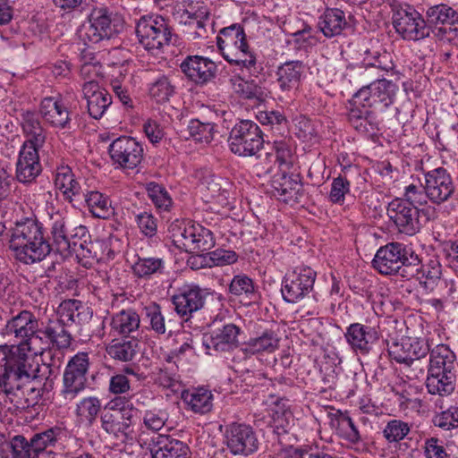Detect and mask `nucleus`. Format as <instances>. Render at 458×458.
<instances>
[{
	"label": "nucleus",
	"mask_w": 458,
	"mask_h": 458,
	"mask_svg": "<svg viewBox=\"0 0 458 458\" xmlns=\"http://www.w3.org/2000/svg\"><path fill=\"white\" fill-rule=\"evenodd\" d=\"M38 333V320L29 310H21L7 320L2 335L18 344L0 345V392L12 393L35 376L30 352L38 353L33 342L42 340Z\"/></svg>",
	"instance_id": "obj_1"
},
{
	"label": "nucleus",
	"mask_w": 458,
	"mask_h": 458,
	"mask_svg": "<svg viewBox=\"0 0 458 458\" xmlns=\"http://www.w3.org/2000/svg\"><path fill=\"white\" fill-rule=\"evenodd\" d=\"M435 426L450 430L458 428V407L452 406L434 417Z\"/></svg>",
	"instance_id": "obj_61"
},
{
	"label": "nucleus",
	"mask_w": 458,
	"mask_h": 458,
	"mask_svg": "<svg viewBox=\"0 0 458 458\" xmlns=\"http://www.w3.org/2000/svg\"><path fill=\"white\" fill-rule=\"evenodd\" d=\"M230 81L233 91L241 98L257 101L263 99V90L254 80L233 77Z\"/></svg>",
	"instance_id": "obj_43"
},
{
	"label": "nucleus",
	"mask_w": 458,
	"mask_h": 458,
	"mask_svg": "<svg viewBox=\"0 0 458 458\" xmlns=\"http://www.w3.org/2000/svg\"><path fill=\"white\" fill-rule=\"evenodd\" d=\"M42 147L23 143L16 162V178L20 182H33L41 173L38 151Z\"/></svg>",
	"instance_id": "obj_18"
},
{
	"label": "nucleus",
	"mask_w": 458,
	"mask_h": 458,
	"mask_svg": "<svg viewBox=\"0 0 458 458\" xmlns=\"http://www.w3.org/2000/svg\"><path fill=\"white\" fill-rule=\"evenodd\" d=\"M338 435L344 440L357 444L360 441V435L352 419L347 413H340L336 418Z\"/></svg>",
	"instance_id": "obj_47"
},
{
	"label": "nucleus",
	"mask_w": 458,
	"mask_h": 458,
	"mask_svg": "<svg viewBox=\"0 0 458 458\" xmlns=\"http://www.w3.org/2000/svg\"><path fill=\"white\" fill-rule=\"evenodd\" d=\"M365 55L364 62L367 66L366 71L369 73H371L373 70L387 72L393 67L391 62L388 61V55L386 53L382 55L377 51L371 53L370 50H367Z\"/></svg>",
	"instance_id": "obj_54"
},
{
	"label": "nucleus",
	"mask_w": 458,
	"mask_h": 458,
	"mask_svg": "<svg viewBox=\"0 0 458 458\" xmlns=\"http://www.w3.org/2000/svg\"><path fill=\"white\" fill-rule=\"evenodd\" d=\"M174 93V87L169 76L164 73H157L148 83V94L157 103L168 101Z\"/></svg>",
	"instance_id": "obj_41"
},
{
	"label": "nucleus",
	"mask_w": 458,
	"mask_h": 458,
	"mask_svg": "<svg viewBox=\"0 0 458 458\" xmlns=\"http://www.w3.org/2000/svg\"><path fill=\"white\" fill-rule=\"evenodd\" d=\"M149 445L151 458H190V448L185 443L165 435H158Z\"/></svg>",
	"instance_id": "obj_27"
},
{
	"label": "nucleus",
	"mask_w": 458,
	"mask_h": 458,
	"mask_svg": "<svg viewBox=\"0 0 458 458\" xmlns=\"http://www.w3.org/2000/svg\"><path fill=\"white\" fill-rule=\"evenodd\" d=\"M274 195L284 202L298 198L301 185L294 175H288L285 173L277 174L273 177L271 182Z\"/></svg>",
	"instance_id": "obj_31"
},
{
	"label": "nucleus",
	"mask_w": 458,
	"mask_h": 458,
	"mask_svg": "<svg viewBox=\"0 0 458 458\" xmlns=\"http://www.w3.org/2000/svg\"><path fill=\"white\" fill-rule=\"evenodd\" d=\"M428 199L437 205L447 201L454 193L455 186L447 171L443 167L431 170L424 174Z\"/></svg>",
	"instance_id": "obj_17"
},
{
	"label": "nucleus",
	"mask_w": 458,
	"mask_h": 458,
	"mask_svg": "<svg viewBox=\"0 0 458 458\" xmlns=\"http://www.w3.org/2000/svg\"><path fill=\"white\" fill-rule=\"evenodd\" d=\"M81 200H84L95 217L106 219L114 214L108 197L97 191L83 190Z\"/></svg>",
	"instance_id": "obj_37"
},
{
	"label": "nucleus",
	"mask_w": 458,
	"mask_h": 458,
	"mask_svg": "<svg viewBox=\"0 0 458 458\" xmlns=\"http://www.w3.org/2000/svg\"><path fill=\"white\" fill-rule=\"evenodd\" d=\"M410 432L408 423L400 420H390L384 428V437L389 442H399Z\"/></svg>",
	"instance_id": "obj_58"
},
{
	"label": "nucleus",
	"mask_w": 458,
	"mask_h": 458,
	"mask_svg": "<svg viewBox=\"0 0 458 458\" xmlns=\"http://www.w3.org/2000/svg\"><path fill=\"white\" fill-rule=\"evenodd\" d=\"M164 268V260L160 258H139L132 266L134 275L139 277H148L154 274H161Z\"/></svg>",
	"instance_id": "obj_46"
},
{
	"label": "nucleus",
	"mask_w": 458,
	"mask_h": 458,
	"mask_svg": "<svg viewBox=\"0 0 458 458\" xmlns=\"http://www.w3.org/2000/svg\"><path fill=\"white\" fill-rule=\"evenodd\" d=\"M229 291L236 296L244 294L250 297L254 294L255 287L250 277L245 275H237L233 278L229 285Z\"/></svg>",
	"instance_id": "obj_60"
},
{
	"label": "nucleus",
	"mask_w": 458,
	"mask_h": 458,
	"mask_svg": "<svg viewBox=\"0 0 458 458\" xmlns=\"http://www.w3.org/2000/svg\"><path fill=\"white\" fill-rule=\"evenodd\" d=\"M352 108L348 114V119L353 128L359 131L365 132L369 131L368 125H370L371 111L369 107L359 108L360 105Z\"/></svg>",
	"instance_id": "obj_57"
},
{
	"label": "nucleus",
	"mask_w": 458,
	"mask_h": 458,
	"mask_svg": "<svg viewBox=\"0 0 458 458\" xmlns=\"http://www.w3.org/2000/svg\"><path fill=\"white\" fill-rule=\"evenodd\" d=\"M246 42L244 30L240 24L223 28L216 38V44L223 56L238 47H243Z\"/></svg>",
	"instance_id": "obj_32"
},
{
	"label": "nucleus",
	"mask_w": 458,
	"mask_h": 458,
	"mask_svg": "<svg viewBox=\"0 0 458 458\" xmlns=\"http://www.w3.org/2000/svg\"><path fill=\"white\" fill-rule=\"evenodd\" d=\"M143 321L148 325L147 328L157 335H165L166 332L165 318L162 313L161 307L152 302L143 309Z\"/></svg>",
	"instance_id": "obj_42"
},
{
	"label": "nucleus",
	"mask_w": 458,
	"mask_h": 458,
	"mask_svg": "<svg viewBox=\"0 0 458 458\" xmlns=\"http://www.w3.org/2000/svg\"><path fill=\"white\" fill-rule=\"evenodd\" d=\"M10 248L16 259L24 264H32L43 260L52 247L44 238L40 224L31 218L16 222L12 228Z\"/></svg>",
	"instance_id": "obj_2"
},
{
	"label": "nucleus",
	"mask_w": 458,
	"mask_h": 458,
	"mask_svg": "<svg viewBox=\"0 0 458 458\" xmlns=\"http://www.w3.org/2000/svg\"><path fill=\"white\" fill-rule=\"evenodd\" d=\"M344 336L351 348L360 354H368L379 338L374 327L360 323L351 324Z\"/></svg>",
	"instance_id": "obj_21"
},
{
	"label": "nucleus",
	"mask_w": 458,
	"mask_h": 458,
	"mask_svg": "<svg viewBox=\"0 0 458 458\" xmlns=\"http://www.w3.org/2000/svg\"><path fill=\"white\" fill-rule=\"evenodd\" d=\"M89 365V355L86 352H79L69 360L61 391V396L65 402L72 401L85 388Z\"/></svg>",
	"instance_id": "obj_9"
},
{
	"label": "nucleus",
	"mask_w": 458,
	"mask_h": 458,
	"mask_svg": "<svg viewBox=\"0 0 458 458\" xmlns=\"http://www.w3.org/2000/svg\"><path fill=\"white\" fill-rule=\"evenodd\" d=\"M305 72V65L301 61H288L277 67L276 81L280 90L290 96L295 94L301 82Z\"/></svg>",
	"instance_id": "obj_23"
},
{
	"label": "nucleus",
	"mask_w": 458,
	"mask_h": 458,
	"mask_svg": "<svg viewBox=\"0 0 458 458\" xmlns=\"http://www.w3.org/2000/svg\"><path fill=\"white\" fill-rule=\"evenodd\" d=\"M195 225L191 222L181 220L174 221L168 228L171 239L174 244L187 252H191L193 248L195 233Z\"/></svg>",
	"instance_id": "obj_34"
},
{
	"label": "nucleus",
	"mask_w": 458,
	"mask_h": 458,
	"mask_svg": "<svg viewBox=\"0 0 458 458\" xmlns=\"http://www.w3.org/2000/svg\"><path fill=\"white\" fill-rule=\"evenodd\" d=\"M387 213L401 233L414 235L420 231V209L417 207L396 199L389 204Z\"/></svg>",
	"instance_id": "obj_16"
},
{
	"label": "nucleus",
	"mask_w": 458,
	"mask_h": 458,
	"mask_svg": "<svg viewBox=\"0 0 458 458\" xmlns=\"http://www.w3.org/2000/svg\"><path fill=\"white\" fill-rule=\"evenodd\" d=\"M140 325V315L132 309L122 310L114 314L110 321L111 330L119 335L129 336Z\"/></svg>",
	"instance_id": "obj_33"
},
{
	"label": "nucleus",
	"mask_w": 458,
	"mask_h": 458,
	"mask_svg": "<svg viewBox=\"0 0 458 458\" xmlns=\"http://www.w3.org/2000/svg\"><path fill=\"white\" fill-rule=\"evenodd\" d=\"M38 335L42 340H38L41 345L37 348L38 352H42L51 345L57 349H67L72 344V335L66 330L63 319H49L44 327L39 328Z\"/></svg>",
	"instance_id": "obj_22"
},
{
	"label": "nucleus",
	"mask_w": 458,
	"mask_h": 458,
	"mask_svg": "<svg viewBox=\"0 0 458 458\" xmlns=\"http://www.w3.org/2000/svg\"><path fill=\"white\" fill-rule=\"evenodd\" d=\"M39 113L44 122L53 128H71V113L60 97L44 98L39 105Z\"/></svg>",
	"instance_id": "obj_19"
},
{
	"label": "nucleus",
	"mask_w": 458,
	"mask_h": 458,
	"mask_svg": "<svg viewBox=\"0 0 458 458\" xmlns=\"http://www.w3.org/2000/svg\"><path fill=\"white\" fill-rule=\"evenodd\" d=\"M276 158L280 166L289 168L293 164V156L290 145L285 140H275Z\"/></svg>",
	"instance_id": "obj_64"
},
{
	"label": "nucleus",
	"mask_w": 458,
	"mask_h": 458,
	"mask_svg": "<svg viewBox=\"0 0 458 458\" xmlns=\"http://www.w3.org/2000/svg\"><path fill=\"white\" fill-rule=\"evenodd\" d=\"M146 190L148 198L158 210L168 211L171 208L173 199L163 185L150 182L147 183Z\"/></svg>",
	"instance_id": "obj_44"
},
{
	"label": "nucleus",
	"mask_w": 458,
	"mask_h": 458,
	"mask_svg": "<svg viewBox=\"0 0 458 458\" xmlns=\"http://www.w3.org/2000/svg\"><path fill=\"white\" fill-rule=\"evenodd\" d=\"M401 199L414 207L427 204L428 196L426 191V182L422 184L418 181L405 186L403 199Z\"/></svg>",
	"instance_id": "obj_49"
},
{
	"label": "nucleus",
	"mask_w": 458,
	"mask_h": 458,
	"mask_svg": "<svg viewBox=\"0 0 458 458\" xmlns=\"http://www.w3.org/2000/svg\"><path fill=\"white\" fill-rule=\"evenodd\" d=\"M62 434L63 429L61 428H50L43 432L35 434L30 438V442L38 454H39V453L43 452L47 447L54 445Z\"/></svg>",
	"instance_id": "obj_48"
},
{
	"label": "nucleus",
	"mask_w": 458,
	"mask_h": 458,
	"mask_svg": "<svg viewBox=\"0 0 458 458\" xmlns=\"http://www.w3.org/2000/svg\"><path fill=\"white\" fill-rule=\"evenodd\" d=\"M208 293L197 284H184L172 297L175 312L182 318H189L204 307Z\"/></svg>",
	"instance_id": "obj_15"
},
{
	"label": "nucleus",
	"mask_w": 458,
	"mask_h": 458,
	"mask_svg": "<svg viewBox=\"0 0 458 458\" xmlns=\"http://www.w3.org/2000/svg\"><path fill=\"white\" fill-rule=\"evenodd\" d=\"M182 399L187 407L196 413H207L211 411L213 394L205 388L184 390Z\"/></svg>",
	"instance_id": "obj_36"
},
{
	"label": "nucleus",
	"mask_w": 458,
	"mask_h": 458,
	"mask_svg": "<svg viewBox=\"0 0 458 458\" xmlns=\"http://www.w3.org/2000/svg\"><path fill=\"white\" fill-rule=\"evenodd\" d=\"M82 92L87 100L88 112L94 119H100L112 104V97L97 81H86Z\"/></svg>",
	"instance_id": "obj_24"
},
{
	"label": "nucleus",
	"mask_w": 458,
	"mask_h": 458,
	"mask_svg": "<svg viewBox=\"0 0 458 458\" xmlns=\"http://www.w3.org/2000/svg\"><path fill=\"white\" fill-rule=\"evenodd\" d=\"M240 328L233 324H226L222 328L204 336L206 349L215 352H229L238 345Z\"/></svg>",
	"instance_id": "obj_28"
},
{
	"label": "nucleus",
	"mask_w": 458,
	"mask_h": 458,
	"mask_svg": "<svg viewBox=\"0 0 458 458\" xmlns=\"http://www.w3.org/2000/svg\"><path fill=\"white\" fill-rule=\"evenodd\" d=\"M227 448L234 455L248 456L259 449V440L253 428L244 423H231L226 427Z\"/></svg>",
	"instance_id": "obj_12"
},
{
	"label": "nucleus",
	"mask_w": 458,
	"mask_h": 458,
	"mask_svg": "<svg viewBox=\"0 0 458 458\" xmlns=\"http://www.w3.org/2000/svg\"><path fill=\"white\" fill-rule=\"evenodd\" d=\"M349 192L350 182L345 177L338 176L333 179L328 199L334 204L343 205Z\"/></svg>",
	"instance_id": "obj_59"
},
{
	"label": "nucleus",
	"mask_w": 458,
	"mask_h": 458,
	"mask_svg": "<svg viewBox=\"0 0 458 458\" xmlns=\"http://www.w3.org/2000/svg\"><path fill=\"white\" fill-rule=\"evenodd\" d=\"M123 29V20L105 6L92 8L88 23L84 24L81 37L84 41L97 44L104 39H109Z\"/></svg>",
	"instance_id": "obj_4"
},
{
	"label": "nucleus",
	"mask_w": 458,
	"mask_h": 458,
	"mask_svg": "<svg viewBox=\"0 0 458 458\" xmlns=\"http://www.w3.org/2000/svg\"><path fill=\"white\" fill-rule=\"evenodd\" d=\"M138 344L136 340H123L112 343L107 346L106 352L110 357L121 361H129L133 359L137 352Z\"/></svg>",
	"instance_id": "obj_45"
},
{
	"label": "nucleus",
	"mask_w": 458,
	"mask_h": 458,
	"mask_svg": "<svg viewBox=\"0 0 458 458\" xmlns=\"http://www.w3.org/2000/svg\"><path fill=\"white\" fill-rule=\"evenodd\" d=\"M223 57L231 64L245 68L252 75L259 73L261 69L257 66V57L247 42L244 43L243 47H238Z\"/></svg>",
	"instance_id": "obj_38"
},
{
	"label": "nucleus",
	"mask_w": 458,
	"mask_h": 458,
	"mask_svg": "<svg viewBox=\"0 0 458 458\" xmlns=\"http://www.w3.org/2000/svg\"><path fill=\"white\" fill-rule=\"evenodd\" d=\"M403 266L397 272L402 277L407 280L415 279L418 281L420 259L418 255L414 254L413 251L409 252L405 257V262Z\"/></svg>",
	"instance_id": "obj_62"
},
{
	"label": "nucleus",
	"mask_w": 458,
	"mask_h": 458,
	"mask_svg": "<svg viewBox=\"0 0 458 458\" xmlns=\"http://www.w3.org/2000/svg\"><path fill=\"white\" fill-rule=\"evenodd\" d=\"M316 272L310 267H299L284 276L281 293L285 301L297 302L313 289Z\"/></svg>",
	"instance_id": "obj_10"
},
{
	"label": "nucleus",
	"mask_w": 458,
	"mask_h": 458,
	"mask_svg": "<svg viewBox=\"0 0 458 458\" xmlns=\"http://www.w3.org/2000/svg\"><path fill=\"white\" fill-rule=\"evenodd\" d=\"M184 24L187 26V34L192 39L208 38V31L213 30V21L210 14L203 19L196 20H184Z\"/></svg>",
	"instance_id": "obj_50"
},
{
	"label": "nucleus",
	"mask_w": 458,
	"mask_h": 458,
	"mask_svg": "<svg viewBox=\"0 0 458 458\" xmlns=\"http://www.w3.org/2000/svg\"><path fill=\"white\" fill-rule=\"evenodd\" d=\"M393 24L396 32L406 40H420L429 37L431 30L422 15L412 6L400 7L394 13Z\"/></svg>",
	"instance_id": "obj_8"
},
{
	"label": "nucleus",
	"mask_w": 458,
	"mask_h": 458,
	"mask_svg": "<svg viewBox=\"0 0 458 458\" xmlns=\"http://www.w3.org/2000/svg\"><path fill=\"white\" fill-rule=\"evenodd\" d=\"M182 72L192 82L203 85L215 78L216 64L200 55H189L180 65Z\"/></svg>",
	"instance_id": "obj_20"
},
{
	"label": "nucleus",
	"mask_w": 458,
	"mask_h": 458,
	"mask_svg": "<svg viewBox=\"0 0 458 458\" xmlns=\"http://www.w3.org/2000/svg\"><path fill=\"white\" fill-rule=\"evenodd\" d=\"M347 25L344 12L338 8H327L318 21V28L327 38L340 35Z\"/></svg>",
	"instance_id": "obj_30"
},
{
	"label": "nucleus",
	"mask_w": 458,
	"mask_h": 458,
	"mask_svg": "<svg viewBox=\"0 0 458 458\" xmlns=\"http://www.w3.org/2000/svg\"><path fill=\"white\" fill-rule=\"evenodd\" d=\"M188 129L190 135L197 141L208 143L214 138L215 125L212 123L194 119L190 122Z\"/></svg>",
	"instance_id": "obj_51"
},
{
	"label": "nucleus",
	"mask_w": 458,
	"mask_h": 458,
	"mask_svg": "<svg viewBox=\"0 0 458 458\" xmlns=\"http://www.w3.org/2000/svg\"><path fill=\"white\" fill-rule=\"evenodd\" d=\"M426 17L430 28L441 26L439 32H450L458 37V13L452 7L445 4L430 6L426 12Z\"/></svg>",
	"instance_id": "obj_25"
},
{
	"label": "nucleus",
	"mask_w": 458,
	"mask_h": 458,
	"mask_svg": "<svg viewBox=\"0 0 458 458\" xmlns=\"http://www.w3.org/2000/svg\"><path fill=\"white\" fill-rule=\"evenodd\" d=\"M21 125L28 139L23 143H31L37 147H43L46 135L38 114L33 111H23L21 114Z\"/></svg>",
	"instance_id": "obj_35"
},
{
	"label": "nucleus",
	"mask_w": 458,
	"mask_h": 458,
	"mask_svg": "<svg viewBox=\"0 0 458 458\" xmlns=\"http://www.w3.org/2000/svg\"><path fill=\"white\" fill-rule=\"evenodd\" d=\"M408 250L401 242H394L380 247L372 260L373 267L382 275H396L405 262Z\"/></svg>",
	"instance_id": "obj_14"
},
{
	"label": "nucleus",
	"mask_w": 458,
	"mask_h": 458,
	"mask_svg": "<svg viewBox=\"0 0 458 458\" xmlns=\"http://www.w3.org/2000/svg\"><path fill=\"white\" fill-rule=\"evenodd\" d=\"M60 240V238L52 243V245L55 248L56 251L59 252L63 256H68L72 253L76 255L86 256L85 253H79L78 247H81L82 245L79 243L77 241H72L71 238V232L69 231L67 234H64Z\"/></svg>",
	"instance_id": "obj_63"
},
{
	"label": "nucleus",
	"mask_w": 458,
	"mask_h": 458,
	"mask_svg": "<svg viewBox=\"0 0 458 458\" xmlns=\"http://www.w3.org/2000/svg\"><path fill=\"white\" fill-rule=\"evenodd\" d=\"M134 220L140 233L153 237L157 232V219L150 211L143 210L134 214Z\"/></svg>",
	"instance_id": "obj_56"
},
{
	"label": "nucleus",
	"mask_w": 458,
	"mask_h": 458,
	"mask_svg": "<svg viewBox=\"0 0 458 458\" xmlns=\"http://www.w3.org/2000/svg\"><path fill=\"white\" fill-rule=\"evenodd\" d=\"M279 339L271 330H267L261 335L251 338L246 344L245 348L241 349L242 352L256 354L259 352H273L278 348Z\"/></svg>",
	"instance_id": "obj_40"
},
{
	"label": "nucleus",
	"mask_w": 458,
	"mask_h": 458,
	"mask_svg": "<svg viewBox=\"0 0 458 458\" xmlns=\"http://www.w3.org/2000/svg\"><path fill=\"white\" fill-rule=\"evenodd\" d=\"M120 400H114L110 403V407L106 409L101 416L102 428L110 435H113L116 439L125 442L131 436L128 431V424L123 421L119 412L115 411L114 406H118Z\"/></svg>",
	"instance_id": "obj_29"
},
{
	"label": "nucleus",
	"mask_w": 458,
	"mask_h": 458,
	"mask_svg": "<svg viewBox=\"0 0 458 458\" xmlns=\"http://www.w3.org/2000/svg\"><path fill=\"white\" fill-rule=\"evenodd\" d=\"M383 75L377 74L375 81L362 87L354 96V105L362 107H376L385 109L394 103L397 86L387 81Z\"/></svg>",
	"instance_id": "obj_7"
},
{
	"label": "nucleus",
	"mask_w": 458,
	"mask_h": 458,
	"mask_svg": "<svg viewBox=\"0 0 458 458\" xmlns=\"http://www.w3.org/2000/svg\"><path fill=\"white\" fill-rule=\"evenodd\" d=\"M428 352V342L417 337L404 336L388 345L391 359L407 366L416 364Z\"/></svg>",
	"instance_id": "obj_13"
},
{
	"label": "nucleus",
	"mask_w": 458,
	"mask_h": 458,
	"mask_svg": "<svg viewBox=\"0 0 458 458\" xmlns=\"http://www.w3.org/2000/svg\"><path fill=\"white\" fill-rule=\"evenodd\" d=\"M101 408L100 401L97 397H87L82 399L76 408V413L82 420L92 423Z\"/></svg>",
	"instance_id": "obj_53"
},
{
	"label": "nucleus",
	"mask_w": 458,
	"mask_h": 458,
	"mask_svg": "<svg viewBox=\"0 0 458 458\" xmlns=\"http://www.w3.org/2000/svg\"><path fill=\"white\" fill-rule=\"evenodd\" d=\"M108 152L114 165L123 169L132 170L143 159V148L135 139L121 136L109 145Z\"/></svg>",
	"instance_id": "obj_11"
},
{
	"label": "nucleus",
	"mask_w": 458,
	"mask_h": 458,
	"mask_svg": "<svg viewBox=\"0 0 458 458\" xmlns=\"http://www.w3.org/2000/svg\"><path fill=\"white\" fill-rule=\"evenodd\" d=\"M136 34L140 43L148 51L160 50L175 42L176 38L167 21L157 14L141 17L137 22Z\"/></svg>",
	"instance_id": "obj_5"
},
{
	"label": "nucleus",
	"mask_w": 458,
	"mask_h": 458,
	"mask_svg": "<svg viewBox=\"0 0 458 458\" xmlns=\"http://www.w3.org/2000/svg\"><path fill=\"white\" fill-rule=\"evenodd\" d=\"M193 237L195 241L191 252H205L211 250L215 245L212 232L199 224L195 225Z\"/></svg>",
	"instance_id": "obj_52"
},
{
	"label": "nucleus",
	"mask_w": 458,
	"mask_h": 458,
	"mask_svg": "<svg viewBox=\"0 0 458 458\" xmlns=\"http://www.w3.org/2000/svg\"><path fill=\"white\" fill-rule=\"evenodd\" d=\"M457 371L454 352L445 344L430 352L426 386L429 394L449 395L454 390Z\"/></svg>",
	"instance_id": "obj_3"
},
{
	"label": "nucleus",
	"mask_w": 458,
	"mask_h": 458,
	"mask_svg": "<svg viewBox=\"0 0 458 458\" xmlns=\"http://www.w3.org/2000/svg\"><path fill=\"white\" fill-rule=\"evenodd\" d=\"M265 140L259 126L250 120H242L231 130L228 137L230 150L240 157L255 156Z\"/></svg>",
	"instance_id": "obj_6"
},
{
	"label": "nucleus",
	"mask_w": 458,
	"mask_h": 458,
	"mask_svg": "<svg viewBox=\"0 0 458 458\" xmlns=\"http://www.w3.org/2000/svg\"><path fill=\"white\" fill-rule=\"evenodd\" d=\"M11 447L13 458H37L38 456L30 440L28 441L21 435L13 437Z\"/></svg>",
	"instance_id": "obj_55"
},
{
	"label": "nucleus",
	"mask_w": 458,
	"mask_h": 458,
	"mask_svg": "<svg viewBox=\"0 0 458 458\" xmlns=\"http://www.w3.org/2000/svg\"><path fill=\"white\" fill-rule=\"evenodd\" d=\"M442 266L437 259H429L426 264H421L418 276L420 285L426 291L432 292L442 282Z\"/></svg>",
	"instance_id": "obj_39"
},
{
	"label": "nucleus",
	"mask_w": 458,
	"mask_h": 458,
	"mask_svg": "<svg viewBox=\"0 0 458 458\" xmlns=\"http://www.w3.org/2000/svg\"><path fill=\"white\" fill-rule=\"evenodd\" d=\"M54 183L65 200L70 203L81 200L83 188L75 178L72 168L67 165H59L55 170Z\"/></svg>",
	"instance_id": "obj_26"
}]
</instances>
